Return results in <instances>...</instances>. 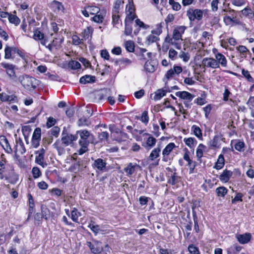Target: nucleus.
<instances>
[{
    "label": "nucleus",
    "mask_w": 254,
    "mask_h": 254,
    "mask_svg": "<svg viewBox=\"0 0 254 254\" xmlns=\"http://www.w3.org/2000/svg\"><path fill=\"white\" fill-rule=\"evenodd\" d=\"M95 99L97 100L98 101L106 99L105 97L104 96V94L101 90L95 93Z\"/></svg>",
    "instance_id": "nucleus-63"
},
{
    "label": "nucleus",
    "mask_w": 254,
    "mask_h": 254,
    "mask_svg": "<svg viewBox=\"0 0 254 254\" xmlns=\"http://www.w3.org/2000/svg\"><path fill=\"white\" fill-rule=\"evenodd\" d=\"M68 66L72 69H77L81 67V64L77 61H71L68 64Z\"/></svg>",
    "instance_id": "nucleus-43"
},
{
    "label": "nucleus",
    "mask_w": 254,
    "mask_h": 254,
    "mask_svg": "<svg viewBox=\"0 0 254 254\" xmlns=\"http://www.w3.org/2000/svg\"><path fill=\"white\" fill-rule=\"evenodd\" d=\"M95 81V77L90 75H85L80 77L79 82L81 84L94 83Z\"/></svg>",
    "instance_id": "nucleus-17"
},
{
    "label": "nucleus",
    "mask_w": 254,
    "mask_h": 254,
    "mask_svg": "<svg viewBox=\"0 0 254 254\" xmlns=\"http://www.w3.org/2000/svg\"><path fill=\"white\" fill-rule=\"evenodd\" d=\"M125 29L124 31V34L126 35H130L132 33V29L130 25L128 24L127 22V19L125 20Z\"/></svg>",
    "instance_id": "nucleus-46"
},
{
    "label": "nucleus",
    "mask_w": 254,
    "mask_h": 254,
    "mask_svg": "<svg viewBox=\"0 0 254 254\" xmlns=\"http://www.w3.org/2000/svg\"><path fill=\"white\" fill-rule=\"evenodd\" d=\"M176 95L183 99L191 101L194 97L191 93L187 91H179L176 93Z\"/></svg>",
    "instance_id": "nucleus-13"
},
{
    "label": "nucleus",
    "mask_w": 254,
    "mask_h": 254,
    "mask_svg": "<svg viewBox=\"0 0 254 254\" xmlns=\"http://www.w3.org/2000/svg\"><path fill=\"white\" fill-rule=\"evenodd\" d=\"M106 165L107 163L106 161L101 158L95 159L92 164V166L94 168H96L103 172L107 170Z\"/></svg>",
    "instance_id": "nucleus-10"
},
{
    "label": "nucleus",
    "mask_w": 254,
    "mask_h": 254,
    "mask_svg": "<svg viewBox=\"0 0 254 254\" xmlns=\"http://www.w3.org/2000/svg\"><path fill=\"white\" fill-rule=\"evenodd\" d=\"M242 73L243 75L247 78V80L250 82H254V80L253 78L251 76L249 71L247 70H245V69H243L242 70Z\"/></svg>",
    "instance_id": "nucleus-44"
},
{
    "label": "nucleus",
    "mask_w": 254,
    "mask_h": 254,
    "mask_svg": "<svg viewBox=\"0 0 254 254\" xmlns=\"http://www.w3.org/2000/svg\"><path fill=\"white\" fill-rule=\"evenodd\" d=\"M57 121L55 119H54L53 117H49L48 120L46 123V125L48 128H50L52 127V126H54Z\"/></svg>",
    "instance_id": "nucleus-60"
},
{
    "label": "nucleus",
    "mask_w": 254,
    "mask_h": 254,
    "mask_svg": "<svg viewBox=\"0 0 254 254\" xmlns=\"http://www.w3.org/2000/svg\"><path fill=\"white\" fill-rule=\"evenodd\" d=\"M134 167H135L134 165H133L132 164V163H130L127 166V167L125 168L124 170L127 174H128L130 175H131L134 172V171H135Z\"/></svg>",
    "instance_id": "nucleus-48"
},
{
    "label": "nucleus",
    "mask_w": 254,
    "mask_h": 254,
    "mask_svg": "<svg viewBox=\"0 0 254 254\" xmlns=\"http://www.w3.org/2000/svg\"><path fill=\"white\" fill-rule=\"evenodd\" d=\"M60 131V128L57 126L53 127L50 130L51 134L55 137H58Z\"/></svg>",
    "instance_id": "nucleus-62"
},
{
    "label": "nucleus",
    "mask_w": 254,
    "mask_h": 254,
    "mask_svg": "<svg viewBox=\"0 0 254 254\" xmlns=\"http://www.w3.org/2000/svg\"><path fill=\"white\" fill-rule=\"evenodd\" d=\"M191 130L193 132L194 134L199 139H202V131L199 127L196 125H193L191 127Z\"/></svg>",
    "instance_id": "nucleus-29"
},
{
    "label": "nucleus",
    "mask_w": 254,
    "mask_h": 254,
    "mask_svg": "<svg viewBox=\"0 0 254 254\" xmlns=\"http://www.w3.org/2000/svg\"><path fill=\"white\" fill-rule=\"evenodd\" d=\"M51 7L54 11H60L64 9L62 3L57 0H53L51 3Z\"/></svg>",
    "instance_id": "nucleus-25"
},
{
    "label": "nucleus",
    "mask_w": 254,
    "mask_h": 254,
    "mask_svg": "<svg viewBox=\"0 0 254 254\" xmlns=\"http://www.w3.org/2000/svg\"><path fill=\"white\" fill-rule=\"evenodd\" d=\"M162 27L161 23L158 24L156 25V28L152 30V34L159 35L162 33Z\"/></svg>",
    "instance_id": "nucleus-56"
},
{
    "label": "nucleus",
    "mask_w": 254,
    "mask_h": 254,
    "mask_svg": "<svg viewBox=\"0 0 254 254\" xmlns=\"http://www.w3.org/2000/svg\"><path fill=\"white\" fill-rule=\"evenodd\" d=\"M16 143L19 145L20 149L19 151L21 154H23L26 152V149L25 148L24 143L22 139L19 137L16 139Z\"/></svg>",
    "instance_id": "nucleus-38"
},
{
    "label": "nucleus",
    "mask_w": 254,
    "mask_h": 254,
    "mask_svg": "<svg viewBox=\"0 0 254 254\" xmlns=\"http://www.w3.org/2000/svg\"><path fill=\"white\" fill-rule=\"evenodd\" d=\"M215 60L217 63V68L219 67L220 64L222 67H226L227 64V61L225 57L221 53H217L215 55Z\"/></svg>",
    "instance_id": "nucleus-12"
},
{
    "label": "nucleus",
    "mask_w": 254,
    "mask_h": 254,
    "mask_svg": "<svg viewBox=\"0 0 254 254\" xmlns=\"http://www.w3.org/2000/svg\"><path fill=\"white\" fill-rule=\"evenodd\" d=\"M86 245L93 254H100L102 251V242L97 240H93V242H87Z\"/></svg>",
    "instance_id": "nucleus-5"
},
{
    "label": "nucleus",
    "mask_w": 254,
    "mask_h": 254,
    "mask_svg": "<svg viewBox=\"0 0 254 254\" xmlns=\"http://www.w3.org/2000/svg\"><path fill=\"white\" fill-rule=\"evenodd\" d=\"M77 136L79 135L80 139L79 143H83V144H89V143H96L95 138L90 131L85 130H77L76 134Z\"/></svg>",
    "instance_id": "nucleus-2"
},
{
    "label": "nucleus",
    "mask_w": 254,
    "mask_h": 254,
    "mask_svg": "<svg viewBox=\"0 0 254 254\" xmlns=\"http://www.w3.org/2000/svg\"><path fill=\"white\" fill-rule=\"evenodd\" d=\"M187 15L190 21H194L195 19L200 20L203 17V12L199 9L189 8L187 11Z\"/></svg>",
    "instance_id": "nucleus-3"
},
{
    "label": "nucleus",
    "mask_w": 254,
    "mask_h": 254,
    "mask_svg": "<svg viewBox=\"0 0 254 254\" xmlns=\"http://www.w3.org/2000/svg\"><path fill=\"white\" fill-rule=\"evenodd\" d=\"M188 251L191 254H200L198 248L193 244H190L189 246Z\"/></svg>",
    "instance_id": "nucleus-49"
},
{
    "label": "nucleus",
    "mask_w": 254,
    "mask_h": 254,
    "mask_svg": "<svg viewBox=\"0 0 254 254\" xmlns=\"http://www.w3.org/2000/svg\"><path fill=\"white\" fill-rule=\"evenodd\" d=\"M78 136L76 135L68 134L64 133V131L62 132V141L65 146L71 144L73 141L77 139Z\"/></svg>",
    "instance_id": "nucleus-8"
},
{
    "label": "nucleus",
    "mask_w": 254,
    "mask_h": 254,
    "mask_svg": "<svg viewBox=\"0 0 254 254\" xmlns=\"http://www.w3.org/2000/svg\"><path fill=\"white\" fill-rule=\"evenodd\" d=\"M51 43L52 44V46H54V48H55L56 50H59L62 48V43H60L57 40L54 39Z\"/></svg>",
    "instance_id": "nucleus-64"
},
{
    "label": "nucleus",
    "mask_w": 254,
    "mask_h": 254,
    "mask_svg": "<svg viewBox=\"0 0 254 254\" xmlns=\"http://www.w3.org/2000/svg\"><path fill=\"white\" fill-rule=\"evenodd\" d=\"M8 20L11 23H13L15 25H18L20 21V19L15 15L9 14Z\"/></svg>",
    "instance_id": "nucleus-34"
},
{
    "label": "nucleus",
    "mask_w": 254,
    "mask_h": 254,
    "mask_svg": "<svg viewBox=\"0 0 254 254\" xmlns=\"http://www.w3.org/2000/svg\"><path fill=\"white\" fill-rule=\"evenodd\" d=\"M123 3L124 1L122 0H116L114 3V7L112 10V13L119 14L121 5Z\"/></svg>",
    "instance_id": "nucleus-30"
},
{
    "label": "nucleus",
    "mask_w": 254,
    "mask_h": 254,
    "mask_svg": "<svg viewBox=\"0 0 254 254\" xmlns=\"http://www.w3.org/2000/svg\"><path fill=\"white\" fill-rule=\"evenodd\" d=\"M187 27L185 26H178L175 28L173 31V38L175 41L182 40V35L184 33Z\"/></svg>",
    "instance_id": "nucleus-7"
},
{
    "label": "nucleus",
    "mask_w": 254,
    "mask_h": 254,
    "mask_svg": "<svg viewBox=\"0 0 254 254\" xmlns=\"http://www.w3.org/2000/svg\"><path fill=\"white\" fill-rule=\"evenodd\" d=\"M232 174L233 173L232 171L225 169L220 175L219 179L222 182L227 183L230 180V178L232 176Z\"/></svg>",
    "instance_id": "nucleus-14"
},
{
    "label": "nucleus",
    "mask_w": 254,
    "mask_h": 254,
    "mask_svg": "<svg viewBox=\"0 0 254 254\" xmlns=\"http://www.w3.org/2000/svg\"><path fill=\"white\" fill-rule=\"evenodd\" d=\"M41 214L43 217V218L45 220H48L50 217V210L44 204L41 205Z\"/></svg>",
    "instance_id": "nucleus-24"
},
{
    "label": "nucleus",
    "mask_w": 254,
    "mask_h": 254,
    "mask_svg": "<svg viewBox=\"0 0 254 254\" xmlns=\"http://www.w3.org/2000/svg\"><path fill=\"white\" fill-rule=\"evenodd\" d=\"M167 90L163 89H160L157 90L155 92V96L154 97V100L156 101L160 100L161 98L166 95Z\"/></svg>",
    "instance_id": "nucleus-27"
},
{
    "label": "nucleus",
    "mask_w": 254,
    "mask_h": 254,
    "mask_svg": "<svg viewBox=\"0 0 254 254\" xmlns=\"http://www.w3.org/2000/svg\"><path fill=\"white\" fill-rule=\"evenodd\" d=\"M54 147L58 151L59 154L61 155L64 152V149L60 146V141L57 140L53 145Z\"/></svg>",
    "instance_id": "nucleus-47"
},
{
    "label": "nucleus",
    "mask_w": 254,
    "mask_h": 254,
    "mask_svg": "<svg viewBox=\"0 0 254 254\" xmlns=\"http://www.w3.org/2000/svg\"><path fill=\"white\" fill-rule=\"evenodd\" d=\"M109 134L107 131L98 132V138L101 142H107L109 140Z\"/></svg>",
    "instance_id": "nucleus-21"
},
{
    "label": "nucleus",
    "mask_w": 254,
    "mask_h": 254,
    "mask_svg": "<svg viewBox=\"0 0 254 254\" xmlns=\"http://www.w3.org/2000/svg\"><path fill=\"white\" fill-rule=\"evenodd\" d=\"M86 8L89 10V13L91 15H94L96 13H98L100 11L99 8L97 6L88 5L86 6Z\"/></svg>",
    "instance_id": "nucleus-45"
},
{
    "label": "nucleus",
    "mask_w": 254,
    "mask_h": 254,
    "mask_svg": "<svg viewBox=\"0 0 254 254\" xmlns=\"http://www.w3.org/2000/svg\"><path fill=\"white\" fill-rule=\"evenodd\" d=\"M193 219L194 221V230L196 233H198L199 231V226L198 224V219L195 214L193 213Z\"/></svg>",
    "instance_id": "nucleus-55"
},
{
    "label": "nucleus",
    "mask_w": 254,
    "mask_h": 254,
    "mask_svg": "<svg viewBox=\"0 0 254 254\" xmlns=\"http://www.w3.org/2000/svg\"><path fill=\"white\" fill-rule=\"evenodd\" d=\"M175 147L176 145L173 142L169 143L165 147L162 151V161L167 162L171 160L169 157V154Z\"/></svg>",
    "instance_id": "nucleus-6"
},
{
    "label": "nucleus",
    "mask_w": 254,
    "mask_h": 254,
    "mask_svg": "<svg viewBox=\"0 0 254 254\" xmlns=\"http://www.w3.org/2000/svg\"><path fill=\"white\" fill-rule=\"evenodd\" d=\"M32 174L33 177L36 179L38 178L41 175V173L40 172V170L39 168L34 167L33 168L32 170Z\"/></svg>",
    "instance_id": "nucleus-54"
},
{
    "label": "nucleus",
    "mask_w": 254,
    "mask_h": 254,
    "mask_svg": "<svg viewBox=\"0 0 254 254\" xmlns=\"http://www.w3.org/2000/svg\"><path fill=\"white\" fill-rule=\"evenodd\" d=\"M135 22L137 26H138L139 27L142 28L144 29H147L149 27V25L144 24L139 19H136Z\"/></svg>",
    "instance_id": "nucleus-61"
},
{
    "label": "nucleus",
    "mask_w": 254,
    "mask_h": 254,
    "mask_svg": "<svg viewBox=\"0 0 254 254\" xmlns=\"http://www.w3.org/2000/svg\"><path fill=\"white\" fill-rule=\"evenodd\" d=\"M44 34L37 28L34 31L33 38L35 40L37 41L42 40V39H44Z\"/></svg>",
    "instance_id": "nucleus-35"
},
{
    "label": "nucleus",
    "mask_w": 254,
    "mask_h": 254,
    "mask_svg": "<svg viewBox=\"0 0 254 254\" xmlns=\"http://www.w3.org/2000/svg\"><path fill=\"white\" fill-rule=\"evenodd\" d=\"M189 152L188 150L184 154L183 158L188 163V165L189 167L190 173H193L194 169L196 166V162L191 160L189 157Z\"/></svg>",
    "instance_id": "nucleus-11"
},
{
    "label": "nucleus",
    "mask_w": 254,
    "mask_h": 254,
    "mask_svg": "<svg viewBox=\"0 0 254 254\" xmlns=\"http://www.w3.org/2000/svg\"><path fill=\"white\" fill-rule=\"evenodd\" d=\"M31 131V128L29 126H25L22 128V132L24 136H29Z\"/></svg>",
    "instance_id": "nucleus-58"
},
{
    "label": "nucleus",
    "mask_w": 254,
    "mask_h": 254,
    "mask_svg": "<svg viewBox=\"0 0 254 254\" xmlns=\"http://www.w3.org/2000/svg\"><path fill=\"white\" fill-rule=\"evenodd\" d=\"M16 51V49L15 48H11L9 47L6 46L4 50V52H5L4 58H5V59H10L11 57L12 52L13 51L14 53H15Z\"/></svg>",
    "instance_id": "nucleus-33"
},
{
    "label": "nucleus",
    "mask_w": 254,
    "mask_h": 254,
    "mask_svg": "<svg viewBox=\"0 0 254 254\" xmlns=\"http://www.w3.org/2000/svg\"><path fill=\"white\" fill-rule=\"evenodd\" d=\"M228 189L224 187L221 186L218 187L215 190V192L218 197H224L228 192Z\"/></svg>",
    "instance_id": "nucleus-20"
},
{
    "label": "nucleus",
    "mask_w": 254,
    "mask_h": 254,
    "mask_svg": "<svg viewBox=\"0 0 254 254\" xmlns=\"http://www.w3.org/2000/svg\"><path fill=\"white\" fill-rule=\"evenodd\" d=\"M219 140V137L218 135L214 136L212 140L209 141L208 145L210 147L216 148L218 147V144Z\"/></svg>",
    "instance_id": "nucleus-36"
},
{
    "label": "nucleus",
    "mask_w": 254,
    "mask_h": 254,
    "mask_svg": "<svg viewBox=\"0 0 254 254\" xmlns=\"http://www.w3.org/2000/svg\"><path fill=\"white\" fill-rule=\"evenodd\" d=\"M225 164V160L224 156L222 154L219 155L217 159V162L215 163L214 168L217 170H220L222 169Z\"/></svg>",
    "instance_id": "nucleus-19"
},
{
    "label": "nucleus",
    "mask_w": 254,
    "mask_h": 254,
    "mask_svg": "<svg viewBox=\"0 0 254 254\" xmlns=\"http://www.w3.org/2000/svg\"><path fill=\"white\" fill-rule=\"evenodd\" d=\"M125 46L126 50L129 52H133L134 51V44L132 41H126Z\"/></svg>",
    "instance_id": "nucleus-32"
},
{
    "label": "nucleus",
    "mask_w": 254,
    "mask_h": 254,
    "mask_svg": "<svg viewBox=\"0 0 254 254\" xmlns=\"http://www.w3.org/2000/svg\"><path fill=\"white\" fill-rule=\"evenodd\" d=\"M41 129L40 127H37L34 131L32 139L41 140Z\"/></svg>",
    "instance_id": "nucleus-39"
},
{
    "label": "nucleus",
    "mask_w": 254,
    "mask_h": 254,
    "mask_svg": "<svg viewBox=\"0 0 254 254\" xmlns=\"http://www.w3.org/2000/svg\"><path fill=\"white\" fill-rule=\"evenodd\" d=\"M79 144L80 145L81 148L78 151V154L82 155L87 151V147L89 144H83V143H79Z\"/></svg>",
    "instance_id": "nucleus-57"
},
{
    "label": "nucleus",
    "mask_w": 254,
    "mask_h": 254,
    "mask_svg": "<svg viewBox=\"0 0 254 254\" xmlns=\"http://www.w3.org/2000/svg\"><path fill=\"white\" fill-rule=\"evenodd\" d=\"M156 141V139L154 137L150 136L147 138L146 141V146H144V147L145 148L149 147V149H150L155 146Z\"/></svg>",
    "instance_id": "nucleus-28"
},
{
    "label": "nucleus",
    "mask_w": 254,
    "mask_h": 254,
    "mask_svg": "<svg viewBox=\"0 0 254 254\" xmlns=\"http://www.w3.org/2000/svg\"><path fill=\"white\" fill-rule=\"evenodd\" d=\"M129 138L128 135L122 131H119V137L116 139V140L118 142H121L125 141Z\"/></svg>",
    "instance_id": "nucleus-42"
},
{
    "label": "nucleus",
    "mask_w": 254,
    "mask_h": 254,
    "mask_svg": "<svg viewBox=\"0 0 254 254\" xmlns=\"http://www.w3.org/2000/svg\"><path fill=\"white\" fill-rule=\"evenodd\" d=\"M217 63L216 60L212 58H204L202 60V65L204 68L210 67L212 68H217Z\"/></svg>",
    "instance_id": "nucleus-9"
},
{
    "label": "nucleus",
    "mask_w": 254,
    "mask_h": 254,
    "mask_svg": "<svg viewBox=\"0 0 254 254\" xmlns=\"http://www.w3.org/2000/svg\"><path fill=\"white\" fill-rule=\"evenodd\" d=\"M238 241L241 244L248 243L251 239V234L249 233H245L243 235H239L237 236Z\"/></svg>",
    "instance_id": "nucleus-16"
},
{
    "label": "nucleus",
    "mask_w": 254,
    "mask_h": 254,
    "mask_svg": "<svg viewBox=\"0 0 254 254\" xmlns=\"http://www.w3.org/2000/svg\"><path fill=\"white\" fill-rule=\"evenodd\" d=\"M167 183L172 186L178 184L181 180V177L177 175V173L174 172L170 176H168Z\"/></svg>",
    "instance_id": "nucleus-15"
},
{
    "label": "nucleus",
    "mask_w": 254,
    "mask_h": 254,
    "mask_svg": "<svg viewBox=\"0 0 254 254\" xmlns=\"http://www.w3.org/2000/svg\"><path fill=\"white\" fill-rule=\"evenodd\" d=\"M88 227L91 229V230L96 235L99 232L102 231L100 228V226L98 225H94L92 223H90Z\"/></svg>",
    "instance_id": "nucleus-37"
},
{
    "label": "nucleus",
    "mask_w": 254,
    "mask_h": 254,
    "mask_svg": "<svg viewBox=\"0 0 254 254\" xmlns=\"http://www.w3.org/2000/svg\"><path fill=\"white\" fill-rule=\"evenodd\" d=\"M144 68L146 71L149 72H153L155 70V66L151 64L148 61L146 62L144 64Z\"/></svg>",
    "instance_id": "nucleus-41"
},
{
    "label": "nucleus",
    "mask_w": 254,
    "mask_h": 254,
    "mask_svg": "<svg viewBox=\"0 0 254 254\" xmlns=\"http://www.w3.org/2000/svg\"><path fill=\"white\" fill-rule=\"evenodd\" d=\"M80 213L78 211L76 208H73L71 212V218L73 221L77 222L78 217L80 216Z\"/></svg>",
    "instance_id": "nucleus-31"
},
{
    "label": "nucleus",
    "mask_w": 254,
    "mask_h": 254,
    "mask_svg": "<svg viewBox=\"0 0 254 254\" xmlns=\"http://www.w3.org/2000/svg\"><path fill=\"white\" fill-rule=\"evenodd\" d=\"M18 80L25 89L29 90L35 89L39 82L38 80L27 75L19 76Z\"/></svg>",
    "instance_id": "nucleus-1"
},
{
    "label": "nucleus",
    "mask_w": 254,
    "mask_h": 254,
    "mask_svg": "<svg viewBox=\"0 0 254 254\" xmlns=\"http://www.w3.org/2000/svg\"><path fill=\"white\" fill-rule=\"evenodd\" d=\"M135 119L140 120L143 123L147 125L149 121V117L148 116L147 111H144L141 115V117L135 116Z\"/></svg>",
    "instance_id": "nucleus-26"
},
{
    "label": "nucleus",
    "mask_w": 254,
    "mask_h": 254,
    "mask_svg": "<svg viewBox=\"0 0 254 254\" xmlns=\"http://www.w3.org/2000/svg\"><path fill=\"white\" fill-rule=\"evenodd\" d=\"M161 150V144H158L157 147L153 149L148 156V160L150 161H155L151 165L157 166L159 165V159L156 160L159 156Z\"/></svg>",
    "instance_id": "nucleus-4"
},
{
    "label": "nucleus",
    "mask_w": 254,
    "mask_h": 254,
    "mask_svg": "<svg viewBox=\"0 0 254 254\" xmlns=\"http://www.w3.org/2000/svg\"><path fill=\"white\" fill-rule=\"evenodd\" d=\"M234 142H235L234 147L236 150L240 152L244 151L245 144L244 141L239 140H234Z\"/></svg>",
    "instance_id": "nucleus-23"
},
{
    "label": "nucleus",
    "mask_w": 254,
    "mask_h": 254,
    "mask_svg": "<svg viewBox=\"0 0 254 254\" xmlns=\"http://www.w3.org/2000/svg\"><path fill=\"white\" fill-rule=\"evenodd\" d=\"M179 57L182 59L185 62H188L190 60V56L188 53L181 51L179 55Z\"/></svg>",
    "instance_id": "nucleus-52"
},
{
    "label": "nucleus",
    "mask_w": 254,
    "mask_h": 254,
    "mask_svg": "<svg viewBox=\"0 0 254 254\" xmlns=\"http://www.w3.org/2000/svg\"><path fill=\"white\" fill-rule=\"evenodd\" d=\"M44 161V156L38 154V156H36L35 162L38 164L43 166Z\"/></svg>",
    "instance_id": "nucleus-59"
},
{
    "label": "nucleus",
    "mask_w": 254,
    "mask_h": 254,
    "mask_svg": "<svg viewBox=\"0 0 254 254\" xmlns=\"http://www.w3.org/2000/svg\"><path fill=\"white\" fill-rule=\"evenodd\" d=\"M244 195L240 192L237 193L235 197L232 199V203L235 204L237 201L242 202L243 201V197Z\"/></svg>",
    "instance_id": "nucleus-53"
},
{
    "label": "nucleus",
    "mask_w": 254,
    "mask_h": 254,
    "mask_svg": "<svg viewBox=\"0 0 254 254\" xmlns=\"http://www.w3.org/2000/svg\"><path fill=\"white\" fill-rule=\"evenodd\" d=\"M83 39H80L77 35H73L72 36V44L75 46L79 45L83 43Z\"/></svg>",
    "instance_id": "nucleus-40"
},
{
    "label": "nucleus",
    "mask_w": 254,
    "mask_h": 254,
    "mask_svg": "<svg viewBox=\"0 0 254 254\" xmlns=\"http://www.w3.org/2000/svg\"><path fill=\"white\" fill-rule=\"evenodd\" d=\"M237 50L245 57H246V53L247 52L250 53L249 50L244 46H239L237 47Z\"/></svg>",
    "instance_id": "nucleus-51"
},
{
    "label": "nucleus",
    "mask_w": 254,
    "mask_h": 254,
    "mask_svg": "<svg viewBox=\"0 0 254 254\" xmlns=\"http://www.w3.org/2000/svg\"><path fill=\"white\" fill-rule=\"evenodd\" d=\"M159 40V38L156 36H154L153 34L148 35L147 37L146 41L148 45L155 42Z\"/></svg>",
    "instance_id": "nucleus-50"
},
{
    "label": "nucleus",
    "mask_w": 254,
    "mask_h": 254,
    "mask_svg": "<svg viewBox=\"0 0 254 254\" xmlns=\"http://www.w3.org/2000/svg\"><path fill=\"white\" fill-rule=\"evenodd\" d=\"M241 12L243 15L248 17L250 18H253L254 17V12L249 6H247L244 8L241 11Z\"/></svg>",
    "instance_id": "nucleus-22"
},
{
    "label": "nucleus",
    "mask_w": 254,
    "mask_h": 254,
    "mask_svg": "<svg viewBox=\"0 0 254 254\" xmlns=\"http://www.w3.org/2000/svg\"><path fill=\"white\" fill-rule=\"evenodd\" d=\"M184 141L190 149L194 148L197 143V140L193 137L185 138L184 139Z\"/></svg>",
    "instance_id": "nucleus-18"
}]
</instances>
